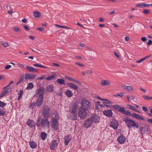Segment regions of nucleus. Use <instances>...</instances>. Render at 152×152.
Here are the masks:
<instances>
[{
    "instance_id": "obj_1",
    "label": "nucleus",
    "mask_w": 152,
    "mask_h": 152,
    "mask_svg": "<svg viewBox=\"0 0 152 152\" xmlns=\"http://www.w3.org/2000/svg\"><path fill=\"white\" fill-rule=\"evenodd\" d=\"M78 107L75 103H72L69 107L70 114L69 118L71 120H75L77 119V111Z\"/></svg>"
},
{
    "instance_id": "obj_2",
    "label": "nucleus",
    "mask_w": 152,
    "mask_h": 152,
    "mask_svg": "<svg viewBox=\"0 0 152 152\" xmlns=\"http://www.w3.org/2000/svg\"><path fill=\"white\" fill-rule=\"evenodd\" d=\"M50 122L47 118L45 117L42 119L41 122L40 121L39 119H38L37 121V125L38 126H41L44 129L48 128L50 127Z\"/></svg>"
},
{
    "instance_id": "obj_3",
    "label": "nucleus",
    "mask_w": 152,
    "mask_h": 152,
    "mask_svg": "<svg viewBox=\"0 0 152 152\" xmlns=\"http://www.w3.org/2000/svg\"><path fill=\"white\" fill-rule=\"evenodd\" d=\"M57 115H58L56 112H55L53 113L52 115V116L53 117V119L51 122V127H52L53 130H57L58 127L57 121L56 118H57Z\"/></svg>"
},
{
    "instance_id": "obj_4",
    "label": "nucleus",
    "mask_w": 152,
    "mask_h": 152,
    "mask_svg": "<svg viewBox=\"0 0 152 152\" xmlns=\"http://www.w3.org/2000/svg\"><path fill=\"white\" fill-rule=\"evenodd\" d=\"M129 128H138V125L133 120L130 119L125 118L124 121Z\"/></svg>"
},
{
    "instance_id": "obj_5",
    "label": "nucleus",
    "mask_w": 152,
    "mask_h": 152,
    "mask_svg": "<svg viewBox=\"0 0 152 152\" xmlns=\"http://www.w3.org/2000/svg\"><path fill=\"white\" fill-rule=\"evenodd\" d=\"M42 114L45 117L48 118L51 115V111L50 107L47 106H44L42 110Z\"/></svg>"
},
{
    "instance_id": "obj_6",
    "label": "nucleus",
    "mask_w": 152,
    "mask_h": 152,
    "mask_svg": "<svg viewBox=\"0 0 152 152\" xmlns=\"http://www.w3.org/2000/svg\"><path fill=\"white\" fill-rule=\"evenodd\" d=\"M81 107L83 108L86 110H88L90 109L91 104L89 101L85 99H83L81 100L80 102Z\"/></svg>"
},
{
    "instance_id": "obj_7",
    "label": "nucleus",
    "mask_w": 152,
    "mask_h": 152,
    "mask_svg": "<svg viewBox=\"0 0 152 152\" xmlns=\"http://www.w3.org/2000/svg\"><path fill=\"white\" fill-rule=\"evenodd\" d=\"M87 110L81 107L78 112L79 117L81 118H86L87 115Z\"/></svg>"
},
{
    "instance_id": "obj_8",
    "label": "nucleus",
    "mask_w": 152,
    "mask_h": 152,
    "mask_svg": "<svg viewBox=\"0 0 152 152\" xmlns=\"http://www.w3.org/2000/svg\"><path fill=\"white\" fill-rule=\"evenodd\" d=\"M93 123L97 124L100 121L99 117L96 114L92 115L90 118Z\"/></svg>"
},
{
    "instance_id": "obj_9",
    "label": "nucleus",
    "mask_w": 152,
    "mask_h": 152,
    "mask_svg": "<svg viewBox=\"0 0 152 152\" xmlns=\"http://www.w3.org/2000/svg\"><path fill=\"white\" fill-rule=\"evenodd\" d=\"M43 98L42 95H39L36 103V105L38 107H40L43 103Z\"/></svg>"
},
{
    "instance_id": "obj_10",
    "label": "nucleus",
    "mask_w": 152,
    "mask_h": 152,
    "mask_svg": "<svg viewBox=\"0 0 152 152\" xmlns=\"http://www.w3.org/2000/svg\"><path fill=\"white\" fill-rule=\"evenodd\" d=\"M93 124V122L90 118L86 119L84 122V126L86 128L90 127Z\"/></svg>"
},
{
    "instance_id": "obj_11",
    "label": "nucleus",
    "mask_w": 152,
    "mask_h": 152,
    "mask_svg": "<svg viewBox=\"0 0 152 152\" xmlns=\"http://www.w3.org/2000/svg\"><path fill=\"white\" fill-rule=\"evenodd\" d=\"M118 126V121L115 120H113L112 121L110 124V126L113 128L114 129H117Z\"/></svg>"
},
{
    "instance_id": "obj_12",
    "label": "nucleus",
    "mask_w": 152,
    "mask_h": 152,
    "mask_svg": "<svg viewBox=\"0 0 152 152\" xmlns=\"http://www.w3.org/2000/svg\"><path fill=\"white\" fill-rule=\"evenodd\" d=\"M57 144L56 140H53L52 141L50 144V149L51 150H54L57 146Z\"/></svg>"
},
{
    "instance_id": "obj_13",
    "label": "nucleus",
    "mask_w": 152,
    "mask_h": 152,
    "mask_svg": "<svg viewBox=\"0 0 152 152\" xmlns=\"http://www.w3.org/2000/svg\"><path fill=\"white\" fill-rule=\"evenodd\" d=\"M117 140L120 144H122L125 142L126 138L123 135H121L118 137Z\"/></svg>"
},
{
    "instance_id": "obj_14",
    "label": "nucleus",
    "mask_w": 152,
    "mask_h": 152,
    "mask_svg": "<svg viewBox=\"0 0 152 152\" xmlns=\"http://www.w3.org/2000/svg\"><path fill=\"white\" fill-rule=\"evenodd\" d=\"M26 69L27 70L30 72H37L38 71L37 69L32 67L26 66Z\"/></svg>"
},
{
    "instance_id": "obj_15",
    "label": "nucleus",
    "mask_w": 152,
    "mask_h": 152,
    "mask_svg": "<svg viewBox=\"0 0 152 152\" xmlns=\"http://www.w3.org/2000/svg\"><path fill=\"white\" fill-rule=\"evenodd\" d=\"M121 86L124 89L128 91H134L133 86H126L125 84H122Z\"/></svg>"
},
{
    "instance_id": "obj_16",
    "label": "nucleus",
    "mask_w": 152,
    "mask_h": 152,
    "mask_svg": "<svg viewBox=\"0 0 152 152\" xmlns=\"http://www.w3.org/2000/svg\"><path fill=\"white\" fill-rule=\"evenodd\" d=\"M103 114L108 117H111L112 115V113L111 110H105L103 111Z\"/></svg>"
},
{
    "instance_id": "obj_17",
    "label": "nucleus",
    "mask_w": 152,
    "mask_h": 152,
    "mask_svg": "<svg viewBox=\"0 0 152 152\" xmlns=\"http://www.w3.org/2000/svg\"><path fill=\"white\" fill-rule=\"evenodd\" d=\"M119 111L128 115H131V113L129 111L125 110L123 107H120V109H119Z\"/></svg>"
},
{
    "instance_id": "obj_18",
    "label": "nucleus",
    "mask_w": 152,
    "mask_h": 152,
    "mask_svg": "<svg viewBox=\"0 0 152 152\" xmlns=\"http://www.w3.org/2000/svg\"><path fill=\"white\" fill-rule=\"evenodd\" d=\"M132 117L136 118L137 119L143 120L144 119V118L141 115H140L138 114L133 113L132 114Z\"/></svg>"
},
{
    "instance_id": "obj_19",
    "label": "nucleus",
    "mask_w": 152,
    "mask_h": 152,
    "mask_svg": "<svg viewBox=\"0 0 152 152\" xmlns=\"http://www.w3.org/2000/svg\"><path fill=\"white\" fill-rule=\"evenodd\" d=\"M100 84L103 86L109 85L110 84V82L108 80H101Z\"/></svg>"
},
{
    "instance_id": "obj_20",
    "label": "nucleus",
    "mask_w": 152,
    "mask_h": 152,
    "mask_svg": "<svg viewBox=\"0 0 152 152\" xmlns=\"http://www.w3.org/2000/svg\"><path fill=\"white\" fill-rule=\"evenodd\" d=\"M64 144L66 145H67L71 140L69 135H68L65 136L64 138Z\"/></svg>"
},
{
    "instance_id": "obj_21",
    "label": "nucleus",
    "mask_w": 152,
    "mask_h": 152,
    "mask_svg": "<svg viewBox=\"0 0 152 152\" xmlns=\"http://www.w3.org/2000/svg\"><path fill=\"white\" fill-rule=\"evenodd\" d=\"M35 77V76L31 74H26L25 79L26 80L33 79Z\"/></svg>"
},
{
    "instance_id": "obj_22",
    "label": "nucleus",
    "mask_w": 152,
    "mask_h": 152,
    "mask_svg": "<svg viewBox=\"0 0 152 152\" xmlns=\"http://www.w3.org/2000/svg\"><path fill=\"white\" fill-rule=\"evenodd\" d=\"M27 124L30 127L32 128L34 126L35 123V122L33 120L29 119L27 122Z\"/></svg>"
},
{
    "instance_id": "obj_23",
    "label": "nucleus",
    "mask_w": 152,
    "mask_h": 152,
    "mask_svg": "<svg viewBox=\"0 0 152 152\" xmlns=\"http://www.w3.org/2000/svg\"><path fill=\"white\" fill-rule=\"evenodd\" d=\"M53 86L52 85H49L47 86L46 90L48 92H52L53 90Z\"/></svg>"
},
{
    "instance_id": "obj_24",
    "label": "nucleus",
    "mask_w": 152,
    "mask_h": 152,
    "mask_svg": "<svg viewBox=\"0 0 152 152\" xmlns=\"http://www.w3.org/2000/svg\"><path fill=\"white\" fill-rule=\"evenodd\" d=\"M104 101L103 103V104L107 107H110V104L111 102L108 100L107 99H104Z\"/></svg>"
},
{
    "instance_id": "obj_25",
    "label": "nucleus",
    "mask_w": 152,
    "mask_h": 152,
    "mask_svg": "<svg viewBox=\"0 0 152 152\" xmlns=\"http://www.w3.org/2000/svg\"><path fill=\"white\" fill-rule=\"evenodd\" d=\"M67 85L70 88H73L74 90H76L78 88V87L76 85H75L72 83H68Z\"/></svg>"
},
{
    "instance_id": "obj_26",
    "label": "nucleus",
    "mask_w": 152,
    "mask_h": 152,
    "mask_svg": "<svg viewBox=\"0 0 152 152\" xmlns=\"http://www.w3.org/2000/svg\"><path fill=\"white\" fill-rule=\"evenodd\" d=\"M56 81L57 83L60 84L64 85H66L65 81L64 79H58L56 80Z\"/></svg>"
},
{
    "instance_id": "obj_27",
    "label": "nucleus",
    "mask_w": 152,
    "mask_h": 152,
    "mask_svg": "<svg viewBox=\"0 0 152 152\" xmlns=\"http://www.w3.org/2000/svg\"><path fill=\"white\" fill-rule=\"evenodd\" d=\"M44 92V88L42 87H40L37 90V93L39 94L40 95H42V94Z\"/></svg>"
},
{
    "instance_id": "obj_28",
    "label": "nucleus",
    "mask_w": 152,
    "mask_h": 152,
    "mask_svg": "<svg viewBox=\"0 0 152 152\" xmlns=\"http://www.w3.org/2000/svg\"><path fill=\"white\" fill-rule=\"evenodd\" d=\"M29 145L31 148H35L37 146L36 143L34 141H30L29 142Z\"/></svg>"
},
{
    "instance_id": "obj_29",
    "label": "nucleus",
    "mask_w": 152,
    "mask_h": 152,
    "mask_svg": "<svg viewBox=\"0 0 152 152\" xmlns=\"http://www.w3.org/2000/svg\"><path fill=\"white\" fill-rule=\"evenodd\" d=\"M65 94L68 97H71L72 95L71 91L69 90H67L66 91Z\"/></svg>"
},
{
    "instance_id": "obj_30",
    "label": "nucleus",
    "mask_w": 152,
    "mask_h": 152,
    "mask_svg": "<svg viewBox=\"0 0 152 152\" xmlns=\"http://www.w3.org/2000/svg\"><path fill=\"white\" fill-rule=\"evenodd\" d=\"M34 87V85L32 83H30L28 84L26 89L28 90L32 89Z\"/></svg>"
},
{
    "instance_id": "obj_31",
    "label": "nucleus",
    "mask_w": 152,
    "mask_h": 152,
    "mask_svg": "<svg viewBox=\"0 0 152 152\" xmlns=\"http://www.w3.org/2000/svg\"><path fill=\"white\" fill-rule=\"evenodd\" d=\"M47 134L45 133V132H42L41 134V139L44 140L46 139V138L47 137Z\"/></svg>"
},
{
    "instance_id": "obj_32",
    "label": "nucleus",
    "mask_w": 152,
    "mask_h": 152,
    "mask_svg": "<svg viewBox=\"0 0 152 152\" xmlns=\"http://www.w3.org/2000/svg\"><path fill=\"white\" fill-rule=\"evenodd\" d=\"M140 130L141 133L142 134H144L145 132L148 131L147 128L145 126L141 128Z\"/></svg>"
},
{
    "instance_id": "obj_33",
    "label": "nucleus",
    "mask_w": 152,
    "mask_h": 152,
    "mask_svg": "<svg viewBox=\"0 0 152 152\" xmlns=\"http://www.w3.org/2000/svg\"><path fill=\"white\" fill-rule=\"evenodd\" d=\"M5 110L4 108H0V115H3L5 114L6 111Z\"/></svg>"
},
{
    "instance_id": "obj_34",
    "label": "nucleus",
    "mask_w": 152,
    "mask_h": 152,
    "mask_svg": "<svg viewBox=\"0 0 152 152\" xmlns=\"http://www.w3.org/2000/svg\"><path fill=\"white\" fill-rule=\"evenodd\" d=\"M55 77V75H50L46 77L45 79L47 80H53Z\"/></svg>"
},
{
    "instance_id": "obj_35",
    "label": "nucleus",
    "mask_w": 152,
    "mask_h": 152,
    "mask_svg": "<svg viewBox=\"0 0 152 152\" xmlns=\"http://www.w3.org/2000/svg\"><path fill=\"white\" fill-rule=\"evenodd\" d=\"M33 66L34 67H39L41 68H47L48 67L42 65H40L38 64H35L33 65Z\"/></svg>"
},
{
    "instance_id": "obj_36",
    "label": "nucleus",
    "mask_w": 152,
    "mask_h": 152,
    "mask_svg": "<svg viewBox=\"0 0 152 152\" xmlns=\"http://www.w3.org/2000/svg\"><path fill=\"white\" fill-rule=\"evenodd\" d=\"M7 87L6 88H4V89H5L3 91L6 94L10 92L11 90L12 89L11 88H7Z\"/></svg>"
},
{
    "instance_id": "obj_37",
    "label": "nucleus",
    "mask_w": 152,
    "mask_h": 152,
    "mask_svg": "<svg viewBox=\"0 0 152 152\" xmlns=\"http://www.w3.org/2000/svg\"><path fill=\"white\" fill-rule=\"evenodd\" d=\"M33 14L35 17H39L41 15L40 13L39 12L37 11L34 12Z\"/></svg>"
},
{
    "instance_id": "obj_38",
    "label": "nucleus",
    "mask_w": 152,
    "mask_h": 152,
    "mask_svg": "<svg viewBox=\"0 0 152 152\" xmlns=\"http://www.w3.org/2000/svg\"><path fill=\"white\" fill-rule=\"evenodd\" d=\"M1 42L2 43L3 45L5 47H7L9 46L8 43L7 42H4L2 41Z\"/></svg>"
},
{
    "instance_id": "obj_39",
    "label": "nucleus",
    "mask_w": 152,
    "mask_h": 152,
    "mask_svg": "<svg viewBox=\"0 0 152 152\" xmlns=\"http://www.w3.org/2000/svg\"><path fill=\"white\" fill-rule=\"evenodd\" d=\"M23 94V91H22V90H20V91L19 93V95L18 98V100H20V98H21Z\"/></svg>"
},
{
    "instance_id": "obj_40",
    "label": "nucleus",
    "mask_w": 152,
    "mask_h": 152,
    "mask_svg": "<svg viewBox=\"0 0 152 152\" xmlns=\"http://www.w3.org/2000/svg\"><path fill=\"white\" fill-rule=\"evenodd\" d=\"M55 26L58 27H60V28H66L67 29H70V28L68 27H67L66 26H60L59 25H58L57 24H56Z\"/></svg>"
},
{
    "instance_id": "obj_41",
    "label": "nucleus",
    "mask_w": 152,
    "mask_h": 152,
    "mask_svg": "<svg viewBox=\"0 0 152 152\" xmlns=\"http://www.w3.org/2000/svg\"><path fill=\"white\" fill-rule=\"evenodd\" d=\"M13 30L16 32H19L20 31V29L17 27H15L13 28Z\"/></svg>"
},
{
    "instance_id": "obj_42",
    "label": "nucleus",
    "mask_w": 152,
    "mask_h": 152,
    "mask_svg": "<svg viewBox=\"0 0 152 152\" xmlns=\"http://www.w3.org/2000/svg\"><path fill=\"white\" fill-rule=\"evenodd\" d=\"M113 107L114 109L116 110L118 109L119 110L120 107V106L118 104L113 105Z\"/></svg>"
},
{
    "instance_id": "obj_43",
    "label": "nucleus",
    "mask_w": 152,
    "mask_h": 152,
    "mask_svg": "<svg viewBox=\"0 0 152 152\" xmlns=\"http://www.w3.org/2000/svg\"><path fill=\"white\" fill-rule=\"evenodd\" d=\"M127 107L129 108L132 110H136V108H135L133 106H131L130 105H128Z\"/></svg>"
},
{
    "instance_id": "obj_44",
    "label": "nucleus",
    "mask_w": 152,
    "mask_h": 152,
    "mask_svg": "<svg viewBox=\"0 0 152 152\" xmlns=\"http://www.w3.org/2000/svg\"><path fill=\"white\" fill-rule=\"evenodd\" d=\"M142 97L145 100H149V97L147 96L143 95H142Z\"/></svg>"
},
{
    "instance_id": "obj_45",
    "label": "nucleus",
    "mask_w": 152,
    "mask_h": 152,
    "mask_svg": "<svg viewBox=\"0 0 152 152\" xmlns=\"http://www.w3.org/2000/svg\"><path fill=\"white\" fill-rule=\"evenodd\" d=\"M6 105V103L0 101V107H3Z\"/></svg>"
},
{
    "instance_id": "obj_46",
    "label": "nucleus",
    "mask_w": 152,
    "mask_h": 152,
    "mask_svg": "<svg viewBox=\"0 0 152 152\" xmlns=\"http://www.w3.org/2000/svg\"><path fill=\"white\" fill-rule=\"evenodd\" d=\"M35 105V103L34 102H32L30 103L29 107L30 108H33V107Z\"/></svg>"
},
{
    "instance_id": "obj_47",
    "label": "nucleus",
    "mask_w": 152,
    "mask_h": 152,
    "mask_svg": "<svg viewBox=\"0 0 152 152\" xmlns=\"http://www.w3.org/2000/svg\"><path fill=\"white\" fill-rule=\"evenodd\" d=\"M17 65L18 67H20L21 68H23L24 67V65H23V64H20V63H18Z\"/></svg>"
},
{
    "instance_id": "obj_48",
    "label": "nucleus",
    "mask_w": 152,
    "mask_h": 152,
    "mask_svg": "<svg viewBox=\"0 0 152 152\" xmlns=\"http://www.w3.org/2000/svg\"><path fill=\"white\" fill-rule=\"evenodd\" d=\"M66 78L67 79L72 81H75V80L73 78L70 77H66Z\"/></svg>"
},
{
    "instance_id": "obj_49",
    "label": "nucleus",
    "mask_w": 152,
    "mask_h": 152,
    "mask_svg": "<svg viewBox=\"0 0 152 152\" xmlns=\"http://www.w3.org/2000/svg\"><path fill=\"white\" fill-rule=\"evenodd\" d=\"M145 60V58H142L140 60H139L137 61H136V63H140L142 62V61H144Z\"/></svg>"
},
{
    "instance_id": "obj_50",
    "label": "nucleus",
    "mask_w": 152,
    "mask_h": 152,
    "mask_svg": "<svg viewBox=\"0 0 152 152\" xmlns=\"http://www.w3.org/2000/svg\"><path fill=\"white\" fill-rule=\"evenodd\" d=\"M143 12L145 14H147L149 13V11L148 10L144 9Z\"/></svg>"
},
{
    "instance_id": "obj_51",
    "label": "nucleus",
    "mask_w": 152,
    "mask_h": 152,
    "mask_svg": "<svg viewBox=\"0 0 152 152\" xmlns=\"http://www.w3.org/2000/svg\"><path fill=\"white\" fill-rule=\"evenodd\" d=\"M118 96H119L121 97H122L124 94V92H122L118 94Z\"/></svg>"
},
{
    "instance_id": "obj_52",
    "label": "nucleus",
    "mask_w": 152,
    "mask_h": 152,
    "mask_svg": "<svg viewBox=\"0 0 152 152\" xmlns=\"http://www.w3.org/2000/svg\"><path fill=\"white\" fill-rule=\"evenodd\" d=\"M23 27L27 31L29 30V28L27 25H24L23 26Z\"/></svg>"
},
{
    "instance_id": "obj_53",
    "label": "nucleus",
    "mask_w": 152,
    "mask_h": 152,
    "mask_svg": "<svg viewBox=\"0 0 152 152\" xmlns=\"http://www.w3.org/2000/svg\"><path fill=\"white\" fill-rule=\"evenodd\" d=\"M75 64L81 67H84L85 66L83 64H81L77 62H75Z\"/></svg>"
},
{
    "instance_id": "obj_54",
    "label": "nucleus",
    "mask_w": 152,
    "mask_h": 152,
    "mask_svg": "<svg viewBox=\"0 0 152 152\" xmlns=\"http://www.w3.org/2000/svg\"><path fill=\"white\" fill-rule=\"evenodd\" d=\"M86 73L87 74H91L92 73V71L91 70H87L86 71Z\"/></svg>"
},
{
    "instance_id": "obj_55",
    "label": "nucleus",
    "mask_w": 152,
    "mask_h": 152,
    "mask_svg": "<svg viewBox=\"0 0 152 152\" xmlns=\"http://www.w3.org/2000/svg\"><path fill=\"white\" fill-rule=\"evenodd\" d=\"M5 94V93L3 91V92L1 93L0 95V97L2 98Z\"/></svg>"
},
{
    "instance_id": "obj_56",
    "label": "nucleus",
    "mask_w": 152,
    "mask_h": 152,
    "mask_svg": "<svg viewBox=\"0 0 152 152\" xmlns=\"http://www.w3.org/2000/svg\"><path fill=\"white\" fill-rule=\"evenodd\" d=\"M11 67V66L10 65H8L7 66H6L5 67V69H8L10 68Z\"/></svg>"
},
{
    "instance_id": "obj_57",
    "label": "nucleus",
    "mask_w": 152,
    "mask_h": 152,
    "mask_svg": "<svg viewBox=\"0 0 152 152\" xmlns=\"http://www.w3.org/2000/svg\"><path fill=\"white\" fill-rule=\"evenodd\" d=\"M140 90L143 92L144 93H145L146 92V90L145 89L143 88L142 87H140Z\"/></svg>"
},
{
    "instance_id": "obj_58",
    "label": "nucleus",
    "mask_w": 152,
    "mask_h": 152,
    "mask_svg": "<svg viewBox=\"0 0 152 152\" xmlns=\"http://www.w3.org/2000/svg\"><path fill=\"white\" fill-rule=\"evenodd\" d=\"M148 45H150L152 44V41L151 39H149L147 43Z\"/></svg>"
},
{
    "instance_id": "obj_59",
    "label": "nucleus",
    "mask_w": 152,
    "mask_h": 152,
    "mask_svg": "<svg viewBox=\"0 0 152 152\" xmlns=\"http://www.w3.org/2000/svg\"><path fill=\"white\" fill-rule=\"evenodd\" d=\"M44 77H38L37 78V80H42L43 79H44Z\"/></svg>"
},
{
    "instance_id": "obj_60",
    "label": "nucleus",
    "mask_w": 152,
    "mask_h": 152,
    "mask_svg": "<svg viewBox=\"0 0 152 152\" xmlns=\"http://www.w3.org/2000/svg\"><path fill=\"white\" fill-rule=\"evenodd\" d=\"M115 13V10H113L111 12H110L108 14L109 15H112L114 13Z\"/></svg>"
},
{
    "instance_id": "obj_61",
    "label": "nucleus",
    "mask_w": 152,
    "mask_h": 152,
    "mask_svg": "<svg viewBox=\"0 0 152 152\" xmlns=\"http://www.w3.org/2000/svg\"><path fill=\"white\" fill-rule=\"evenodd\" d=\"M142 108L143 110L145 112H146L147 110V109L145 107H142Z\"/></svg>"
},
{
    "instance_id": "obj_62",
    "label": "nucleus",
    "mask_w": 152,
    "mask_h": 152,
    "mask_svg": "<svg viewBox=\"0 0 152 152\" xmlns=\"http://www.w3.org/2000/svg\"><path fill=\"white\" fill-rule=\"evenodd\" d=\"M37 29L41 31H44V28L42 27H39L37 28Z\"/></svg>"
},
{
    "instance_id": "obj_63",
    "label": "nucleus",
    "mask_w": 152,
    "mask_h": 152,
    "mask_svg": "<svg viewBox=\"0 0 152 152\" xmlns=\"http://www.w3.org/2000/svg\"><path fill=\"white\" fill-rule=\"evenodd\" d=\"M136 7H143V4H138L135 5Z\"/></svg>"
},
{
    "instance_id": "obj_64",
    "label": "nucleus",
    "mask_w": 152,
    "mask_h": 152,
    "mask_svg": "<svg viewBox=\"0 0 152 152\" xmlns=\"http://www.w3.org/2000/svg\"><path fill=\"white\" fill-rule=\"evenodd\" d=\"M143 6L145 7H150V4H143Z\"/></svg>"
}]
</instances>
